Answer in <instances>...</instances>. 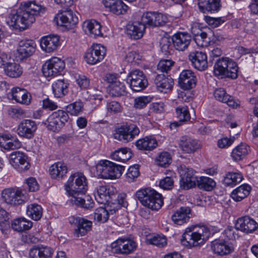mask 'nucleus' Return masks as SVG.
<instances>
[{"label":"nucleus","mask_w":258,"mask_h":258,"mask_svg":"<svg viewBox=\"0 0 258 258\" xmlns=\"http://www.w3.org/2000/svg\"><path fill=\"white\" fill-rule=\"evenodd\" d=\"M180 148L186 153H192L200 147L198 141L187 136L181 138L179 142Z\"/></svg>","instance_id":"obj_31"},{"label":"nucleus","mask_w":258,"mask_h":258,"mask_svg":"<svg viewBox=\"0 0 258 258\" xmlns=\"http://www.w3.org/2000/svg\"><path fill=\"white\" fill-rule=\"evenodd\" d=\"M155 84L157 90L164 93L170 91L173 87L174 82L173 79L164 74H158L155 79Z\"/></svg>","instance_id":"obj_27"},{"label":"nucleus","mask_w":258,"mask_h":258,"mask_svg":"<svg viewBox=\"0 0 258 258\" xmlns=\"http://www.w3.org/2000/svg\"><path fill=\"white\" fill-rule=\"evenodd\" d=\"M34 43L32 40H23L19 42L15 53L17 61H22L32 55L35 51Z\"/></svg>","instance_id":"obj_16"},{"label":"nucleus","mask_w":258,"mask_h":258,"mask_svg":"<svg viewBox=\"0 0 258 258\" xmlns=\"http://www.w3.org/2000/svg\"><path fill=\"white\" fill-rule=\"evenodd\" d=\"M108 208H111V205H107L105 207H100L97 208L94 212V220L102 223L106 222L109 217Z\"/></svg>","instance_id":"obj_49"},{"label":"nucleus","mask_w":258,"mask_h":258,"mask_svg":"<svg viewBox=\"0 0 258 258\" xmlns=\"http://www.w3.org/2000/svg\"><path fill=\"white\" fill-rule=\"evenodd\" d=\"M53 250L49 246L43 244L34 245L29 250L30 258H49Z\"/></svg>","instance_id":"obj_25"},{"label":"nucleus","mask_w":258,"mask_h":258,"mask_svg":"<svg viewBox=\"0 0 258 258\" xmlns=\"http://www.w3.org/2000/svg\"><path fill=\"white\" fill-rule=\"evenodd\" d=\"M4 70L6 75L12 78L19 77L23 73L21 67L15 62H10Z\"/></svg>","instance_id":"obj_47"},{"label":"nucleus","mask_w":258,"mask_h":258,"mask_svg":"<svg viewBox=\"0 0 258 258\" xmlns=\"http://www.w3.org/2000/svg\"><path fill=\"white\" fill-rule=\"evenodd\" d=\"M55 120L59 127L62 128L66 122H67L69 119V116L66 111L62 110H58L56 111L53 112L52 114Z\"/></svg>","instance_id":"obj_51"},{"label":"nucleus","mask_w":258,"mask_h":258,"mask_svg":"<svg viewBox=\"0 0 258 258\" xmlns=\"http://www.w3.org/2000/svg\"><path fill=\"white\" fill-rule=\"evenodd\" d=\"M197 182L199 188L207 191H212L216 185L213 178H198Z\"/></svg>","instance_id":"obj_50"},{"label":"nucleus","mask_w":258,"mask_h":258,"mask_svg":"<svg viewBox=\"0 0 258 258\" xmlns=\"http://www.w3.org/2000/svg\"><path fill=\"white\" fill-rule=\"evenodd\" d=\"M191 36L186 32H179L172 37L173 45L176 49L183 51L187 48L190 43Z\"/></svg>","instance_id":"obj_23"},{"label":"nucleus","mask_w":258,"mask_h":258,"mask_svg":"<svg viewBox=\"0 0 258 258\" xmlns=\"http://www.w3.org/2000/svg\"><path fill=\"white\" fill-rule=\"evenodd\" d=\"M56 122L53 116L51 114L48 116L44 124L46 125L48 130L52 132H58L60 130V127Z\"/></svg>","instance_id":"obj_60"},{"label":"nucleus","mask_w":258,"mask_h":258,"mask_svg":"<svg viewBox=\"0 0 258 258\" xmlns=\"http://www.w3.org/2000/svg\"><path fill=\"white\" fill-rule=\"evenodd\" d=\"M103 3L111 12L117 15L124 14L128 8L121 0H103Z\"/></svg>","instance_id":"obj_28"},{"label":"nucleus","mask_w":258,"mask_h":258,"mask_svg":"<svg viewBox=\"0 0 258 258\" xmlns=\"http://www.w3.org/2000/svg\"><path fill=\"white\" fill-rule=\"evenodd\" d=\"M236 228L247 233H251L258 228V223L248 216L238 218L235 222Z\"/></svg>","instance_id":"obj_21"},{"label":"nucleus","mask_w":258,"mask_h":258,"mask_svg":"<svg viewBox=\"0 0 258 258\" xmlns=\"http://www.w3.org/2000/svg\"><path fill=\"white\" fill-rule=\"evenodd\" d=\"M250 151V147L245 144H241L233 149L231 157L233 160L237 161L243 159Z\"/></svg>","instance_id":"obj_41"},{"label":"nucleus","mask_w":258,"mask_h":258,"mask_svg":"<svg viewBox=\"0 0 258 258\" xmlns=\"http://www.w3.org/2000/svg\"><path fill=\"white\" fill-rule=\"evenodd\" d=\"M142 23L151 27H157L164 25L167 21V17L160 13L147 12L144 13L141 19Z\"/></svg>","instance_id":"obj_17"},{"label":"nucleus","mask_w":258,"mask_h":258,"mask_svg":"<svg viewBox=\"0 0 258 258\" xmlns=\"http://www.w3.org/2000/svg\"><path fill=\"white\" fill-rule=\"evenodd\" d=\"M238 67L237 63L229 57H221L218 59L214 67V74L234 79L238 76Z\"/></svg>","instance_id":"obj_5"},{"label":"nucleus","mask_w":258,"mask_h":258,"mask_svg":"<svg viewBox=\"0 0 258 258\" xmlns=\"http://www.w3.org/2000/svg\"><path fill=\"white\" fill-rule=\"evenodd\" d=\"M60 37L57 35H49L43 37L40 40L42 49L50 53L55 51L60 45Z\"/></svg>","instance_id":"obj_22"},{"label":"nucleus","mask_w":258,"mask_h":258,"mask_svg":"<svg viewBox=\"0 0 258 258\" xmlns=\"http://www.w3.org/2000/svg\"><path fill=\"white\" fill-rule=\"evenodd\" d=\"M117 194V190L113 186L102 185L97 188L95 198L99 203L104 205H110V202L115 200Z\"/></svg>","instance_id":"obj_10"},{"label":"nucleus","mask_w":258,"mask_h":258,"mask_svg":"<svg viewBox=\"0 0 258 258\" xmlns=\"http://www.w3.org/2000/svg\"><path fill=\"white\" fill-rule=\"evenodd\" d=\"M136 195L144 206L152 210H159L163 204L162 195L151 187L141 189L137 191Z\"/></svg>","instance_id":"obj_4"},{"label":"nucleus","mask_w":258,"mask_h":258,"mask_svg":"<svg viewBox=\"0 0 258 258\" xmlns=\"http://www.w3.org/2000/svg\"><path fill=\"white\" fill-rule=\"evenodd\" d=\"M37 128V124L35 121L25 119L21 121L18 125L17 133L20 137L30 139L34 137Z\"/></svg>","instance_id":"obj_18"},{"label":"nucleus","mask_w":258,"mask_h":258,"mask_svg":"<svg viewBox=\"0 0 258 258\" xmlns=\"http://www.w3.org/2000/svg\"><path fill=\"white\" fill-rule=\"evenodd\" d=\"M10 163L18 171L23 172L30 167L28 157L23 152L15 151L10 154Z\"/></svg>","instance_id":"obj_15"},{"label":"nucleus","mask_w":258,"mask_h":258,"mask_svg":"<svg viewBox=\"0 0 258 258\" xmlns=\"http://www.w3.org/2000/svg\"><path fill=\"white\" fill-rule=\"evenodd\" d=\"M191 209L188 207H182L177 210L172 216L173 222L181 225L187 222L190 218Z\"/></svg>","instance_id":"obj_30"},{"label":"nucleus","mask_w":258,"mask_h":258,"mask_svg":"<svg viewBox=\"0 0 258 258\" xmlns=\"http://www.w3.org/2000/svg\"><path fill=\"white\" fill-rule=\"evenodd\" d=\"M239 230L235 227L229 226L224 231L223 234L227 239L231 240H235L239 237Z\"/></svg>","instance_id":"obj_56"},{"label":"nucleus","mask_w":258,"mask_h":258,"mask_svg":"<svg viewBox=\"0 0 258 258\" xmlns=\"http://www.w3.org/2000/svg\"><path fill=\"white\" fill-rule=\"evenodd\" d=\"M54 21L58 26L72 28L78 22V17L71 9L60 11L54 18Z\"/></svg>","instance_id":"obj_14"},{"label":"nucleus","mask_w":258,"mask_h":258,"mask_svg":"<svg viewBox=\"0 0 258 258\" xmlns=\"http://www.w3.org/2000/svg\"><path fill=\"white\" fill-rule=\"evenodd\" d=\"M106 48L100 44H94L88 49L85 55V59L90 64H95L102 60L106 55Z\"/></svg>","instance_id":"obj_13"},{"label":"nucleus","mask_w":258,"mask_h":258,"mask_svg":"<svg viewBox=\"0 0 258 258\" xmlns=\"http://www.w3.org/2000/svg\"><path fill=\"white\" fill-rule=\"evenodd\" d=\"M127 82L135 92H140L145 89L148 82L143 72L138 69L131 71L127 76Z\"/></svg>","instance_id":"obj_9"},{"label":"nucleus","mask_w":258,"mask_h":258,"mask_svg":"<svg viewBox=\"0 0 258 258\" xmlns=\"http://www.w3.org/2000/svg\"><path fill=\"white\" fill-rule=\"evenodd\" d=\"M137 247V243L134 240L127 238H119L110 244L111 251L114 254H129Z\"/></svg>","instance_id":"obj_8"},{"label":"nucleus","mask_w":258,"mask_h":258,"mask_svg":"<svg viewBox=\"0 0 258 258\" xmlns=\"http://www.w3.org/2000/svg\"><path fill=\"white\" fill-rule=\"evenodd\" d=\"M177 169L180 177H193L196 173L193 169L187 168L185 165H180Z\"/></svg>","instance_id":"obj_58"},{"label":"nucleus","mask_w":258,"mask_h":258,"mask_svg":"<svg viewBox=\"0 0 258 258\" xmlns=\"http://www.w3.org/2000/svg\"><path fill=\"white\" fill-rule=\"evenodd\" d=\"M170 154L166 152H161L156 159L157 164L163 167L168 166L171 162Z\"/></svg>","instance_id":"obj_54"},{"label":"nucleus","mask_w":258,"mask_h":258,"mask_svg":"<svg viewBox=\"0 0 258 258\" xmlns=\"http://www.w3.org/2000/svg\"><path fill=\"white\" fill-rule=\"evenodd\" d=\"M22 240L27 243H36L40 241V238L33 233H25L22 235Z\"/></svg>","instance_id":"obj_64"},{"label":"nucleus","mask_w":258,"mask_h":258,"mask_svg":"<svg viewBox=\"0 0 258 258\" xmlns=\"http://www.w3.org/2000/svg\"><path fill=\"white\" fill-rule=\"evenodd\" d=\"M198 7L203 13L217 12L220 9V0H198Z\"/></svg>","instance_id":"obj_34"},{"label":"nucleus","mask_w":258,"mask_h":258,"mask_svg":"<svg viewBox=\"0 0 258 258\" xmlns=\"http://www.w3.org/2000/svg\"><path fill=\"white\" fill-rule=\"evenodd\" d=\"M198 178H180L179 184L180 188L187 190L197 186Z\"/></svg>","instance_id":"obj_55"},{"label":"nucleus","mask_w":258,"mask_h":258,"mask_svg":"<svg viewBox=\"0 0 258 258\" xmlns=\"http://www.w3.org/2000/svg\"><path fill=\"white\" fill-rule=\"evenodd\" d=\"M124 167L108 160H101L96 166L94 176L97 177H120Z\"/></svg>","instance_id":"obj_6"},{"label":"nucleus","mask_w":258,"mask_h":258,"mask_svg":"<svg viewBox=\"0 0 258 258\" xmlns=\"http://www.w3.org/2000/svg\"><path fill=\"white\" fill-rule=\"evenodd\" d=\"M151 98L148 96H140L134 99V106L136 109H142L151 102Z\"/></svg>","instance_id":"obj_57"},{"label":"nucleus","mask_w":258,"mask_h":258,"mask_svg":"<svg viewBox=\"0 0 258 258\" xmlns=\"http://www.w3.org/2000/svg\"><path fill=\"white\" fill-rule=\"evenodd\" d=\"M83 27L86 32H88L91 37L96 38L102 36L101 26L95 20H87L84 23Z\"/></svg>","instance_id":"obj_35"},{"label":"nucleus","mask_w":258,"mask_h":258,"mask_svg":"<svg viewBox=\"0 0 258 258\" xmlns=\"http://www.w3.org/2000/svg\"><path fill=\"white\" fill-rule=\"evenodd\" d=\"M146 242L150 244L154 245L159 247H163L167 245V239L163 234H153L146 238Z\"/></svg>","instance_id":"obj_48"},{"label":"nucleus","mask_w":258,"mask_h":258,"mask_svg":"<svg viewBox=\"0 0 258 258\" xmlns=\"http://www.w3.org/2000/svg\"><path fill=\"white\" fill-rule=\"evenodd\" d=\"M22 146L21 143L16 137L9 134H0V147L7 150H16Z\"/></svg>","instance_id":"obj_24"},{"label":"nucleus","mask_w":258,"mask_h":258,"mask_svg":"<svg viewBox=\"0 0 258 258\" xmlns=\"http://www.w3.org/2000/svg\"><path fill=\"white\" fill-rule=\"evenodd\" d=\"M49 172L52 177H63L68 172V168L63 162H57L49 167Z\"/></svg>","instance_id":"obj_37"},{"label":"nucleus","mask_w":258,"mask_h":258,"mask_svg":"<svg viewBox=\"0 0 258 258\" xmlns=\"http://www.w3.org/2000/svg\"><path fill=\"white\" fill-rule=\"evenodd\" d=\"M211 248L215 253L220 255H224L232 252L234 247L232 243L216 239L212 242Z\"/></svg>","instance_id":"obj_26"},{"label":"nucleus","mask_w":258,"mask_h":258,"mask_svg":"<svg viewBox=\"0 0 258 258\" xmlns=\"http://www.w3.org/2000/svg\"><path fill=\"white\" fill-rule=\"evenodd\" d=\"M211 235L209 227L205 225L193 226L185 230L181 242L183 245L191 248L203 245Z\"/></svg>","instance_id":"obj_3"},{"label":"nucleus","mask_w":258,"mask_h":258,"mask_svg":"<svg viewBox=\"0 0 258 258\" xmlns=\"http://www.w3.org/2000/svg\"><path fill=\"white\" fill-rule=\"evenodd\" d=\"M160 48L162 52L165 54L170 53L171 49L170 39L167 37H163L160 42Z\"/></svg>","instance_id":"obj_62"},{"label":"nucleus","mask_w":258,"mask_h":258,"mask_svg":"<svg viewBox=\"0 0 258 258\" xmlns=\"http://www.w3.org/2000/svg\"><path fill=\"white\" fill-rule=\"evenodd\" d=\"M44 12L45 8L35 1L22 3L18 9L11 11L7 23L14 29L23 31L28 29L35 22L36 16Z\"/></svg>","instance_id":"obj_1"},{"label":"nucleus","mask_w":258,"mask_h":258,"mask_svg":"<svg viewBox=\"0 0 258 258\" xmlns=\"http://www.w3.org/2000/svg\"><path fill=\"white\" fill-rule=\"evenodd\" d=\"M174 64V61L169 59L161 60L157 65V69L161 72L167 73L170 70Z\"/></svg>","instance_id":"obj_59"},{"label":"nucleus","mask_w":258,"mask_h":258,"mask_svg":"<svg viewBox=\"0 0 258 258\" xmlns=\"http://www.w3.org/2000/svg\"><path fill=\"white\" fill-rule=\"evenodd\" d=\"M188 57L192 66L196 69L203 71L207 68V56L205 53L196 51L190 52Z\"/></svg>","instance_id":"obj_19"},{"label":"nucleus","mask_w":258,"mask_h":258,"mask_svg":"<svg viewBox=\"0 0 258 258\" xmlns=\"http://www.w3.org/2000/svg\"><path fill=\"white\" fill-rule=\"evenodd\" d=\"M197 79L194 72L189 70L182 71L179 76L178 84L184 90L193 88L196 85Z\"/></svg>","instance_id":"obj_20"},{"label":"nucleus","mask_w":258,"mask_h":258,"mask_svg":"<svg viewBox=\"0 0 258 258\" xmlns=\"http://www.w3.org/2000/svg\"><path fill=\"white\" fill-rule=\"evenodd\" d=\"M9 214L4 209L0 207V226L2 229L9 227Z\"/></svg>","instance_id":"obj_61"},{"label":"nucleus","mask_w":258,"mask_h":258,"mask_svg":"<svg viewBox=\"0 0 258 258\" xmlns=\"http://www.w3.org/2000/svg\"><path fill=\"white\" fill-rule=\"evenodd\" d=\"M251 187L247 184L239 186L231 193V197L236 202H239L245 198L250 193Z\"/></svg>","instance_id":"obj_40"},{"label":"nucleus","mask_w":258,"mask_h":258,"mask_svg":"<svg viewBox=\"0 0 258 258\" xmlns=\"http://www.w3.org/2000/svg\"><path fill=\"white\" fill-rule=\"evenodd\" d=\"M83 102L79 100L68 105L67 106V110L71 115L77 116L83 111Z\"/></svg>","instance_id":"obj_52"},{"label":"nucleus","mask_w":258,"mask_h":258,"mask_svg":"<svg viewBox=\"0 0 258 258\" xmlns=\"http://www.w3.org/2000/svg\"><path fill=\"white\" fill-rule=\"evenodd\" d=\"M139 133V128L134 124L122 125L116 129L114 137L120 141L127 143L132 141Z\"/></svg>","instance_id":"obj_11"},{"label":"nucleus","mask_w":258,"mask_h":258,"mask_svg":"<svg viewBox=\"0 0 258 258\" xmlns=\"http://www.w3.org/2000/svg\"><path fill=\"white\" fill-rule=\"evenodd\" d=\"M2 196L7 204L14 206L22 205L28 200V196L18 187H11L4 189L2 192Z\"/></svg>","instance_id":"obj_7"},{"label":"nucleus","mask_w":258,"mask_h":258,"mask_svg":"<svg viewBox=\"0 0 258 258\" xmlns=\"http://www.w3.org/2000/svg\"><path fill=\"white\" fill-rule=\"evenodd\" d=\"M176 112L179 122H185L188 121L190 116L186 106H181L176 108Z\"/></svg>","instance_id":"obj_53"},{"label":"nucleus","mask_w":258,"mask_h":258,"mask_svg":"<svg viewBox=\"0 0 258 258\" xmlns=\"http://www.w3.org/2000/svg\"><path fill=\"white\" fill-rule=\"evenodd\" d=\"M66 191L70 197V202L74 205L86 209L93 207L91 197L86 195L87 189L86 178H69L65 184Z\"/></svg>","instance_id":"obj_2"},{"label":"nucleus","mask_w":258,"mask_h":258,"mask_svg":"<svg viewBox=\"0 0 258 258\" xmlns=\"http://www.w3.org/2000/svg\"><path fill=\"white\" fill-rule=\"evenodd\" d=\"M33 226V223L25 218H19L14 219L11 223L13 229L18 232H21L30 229Z\"/></svg>","instance_id":"obj_39"},{"label":"nucleus","mask_w":258,"mask_h":258,"mask_svg":"<svg viewBox=\"0 0 258 258\" xmlns=\"http://www.w3.org/2000/svg\"><path fill=\"white\" fill-rule=\"evenodd\" d=\"M43 209L41 206L34 203L28 205L26 214L32 219L35 221L40 220L42 216Z\"/></svg>","instance_id":"obj_44"},{"label":"nucleus","mask_w":258,"mask_h":258,"mask_svg":"<svg viewBox=\"0 0 258 258\" xmlns=\"http://www.w3.org/2000/svg\"><path fill=\"white\" fill-rule=\"evenodd\" d=\"M132 153L128 148H119L112 153L110 157L112 159L125 162L131 158Z\"/></svg>","instance_id":"obj_38"},{"label":"nucleus","mask_w":258,"mask_h":258,"mask_svg":"<svg viewBox=\"0 0 258 258\" xmlns=\"http://www.w3.org/2000/svg\"><path fill=\"white\" fill-rule=\"evenodd\" d=\"M108 94L112 97H119L126 94V87L123 83L115 82L110 84L108 89Z\"/></svg>","instance_id":"obj_43"},{"label":"nucleus","mask_w":258,"mask_h":258,"mask_svg":"<svg viewBox=\"0 0 258 258\" xmlns=\"http://www.w3.org/2000/svg\"><path fill=\"white\" fill-rule=\"evenodd\" d=\"M8 114L13 118H21L25 116V111L20 107H11L8 110Z\"/></svg>","instance_id":"obj_63"},{"label":"nucleus","mask_w":258,"mask_h":258,"mask_svg":"<svg viewBox=\"0 0 258 258\" xmlns=\"http://www.w3.org/2000/svg\"><path fill=\"white\" fill-rule=\"evenodd\" d=\"M64 66L63 60L58 57H53L43 64L42 72L46 77L55 76L63 70Z\"/></svg>","instance_id":"obj_12"},{"label":"nucleus","mask_w":258,"mask_h":258,"mask_svg":"<svg viewBox=\"0 0 258 258\" xmlns=\"http://www.w3.org/2000/svg\"><path fill=\"white\" fill-rule=\"evenodd\" d=\"M125 194H119L118 196L116 195L115 200L110 202V205H111V208H108L111 214L115 213L121 207H126L127 206V203L125 201Z\"/></svg>","instance_id":"obj_46"},{"label":"nucleus","mask_w":258,"mask_h":258,"mask_svg":"<svg viewBox=\"0 0 258 258\" xmlns=\"http://www.w3.org/2000/svg\"><path fill=\"white\" fill-rule=\"evenodd\" d=\"M92 226V221L82 218L77 228L74 229V234L77 237L83 236L91 230Z\"/></svg>","instance_id":"obj_42"},{"label":"nucleus","mask_w":258,"mask_h":258,"mask_svg":"<svg viewBox=\"0 0 258 258\" xmlns=\"http://www.w3.org/2000/svg\"><path fill=\"white\" fill-rule=\"evenodd\" d=\"M11 96L12 99L22 104L29 105L31 102L30 94L24 89L19 87L13 88L11 90Z\"/></svg>","instance_id":"obj_29"},{"label":"nucleus","mask_w":258,"mask_h":258,"mask_svg":"<svg viewBox=\"0 0 258 258\" xmlns=\"http://www.w3.org/2000/svg\"><path fill=\"white\" fill-rule=\"evenodd\" d=\"M214 95L216 100L227 103L229 106L236 108L239 106V101L236 100L232 96L227 94L223 88H218L215 90Z\"/></svg>","instance_id":"obj_32"},{"label":"nucleus","mask_w":258,"mask_h":258,"mask_svg":"<svg viewBox=\"0 0 258 258\" xmlns=\"http://www.w3.org/2000/svg\"><path fill=\"white\" fill-rule=\"evenodd\" d=\"M145 30V26L144 24L138 21L128 24L126 29L127 34L134 39L141 38L143 36Z\"/></svg>","instance_id":"obj_33"},{"label":"nucleus","mask_w":258,"mask_h":258,"mask_svg":"<svg viewBox=\"0 0 258 258\" xmlns=\"http://www.w3.org/2000/svg\"><path fill=\"white\" fill-rule=\"evenodd\" d=\"M68 84L63 80H58L52 85L53 92L56 97H61L68 92Z\"/></svg>","instance_id":"obj_45"},{"label":"nucleus","mask_w":258,"mask_h":258,"mask_svg":"<svg viewBox=\"0 0 258 258\" xmlns=\"http://www.w3.org/2000/svg\"><path fill=\"white\" fill-rule=\"evenodd\" d=\"M136 145L139 150H152L157 146V142L154 137L148 136L138 140Z\"/></svg>","instance_id":"obj_36"}]
</instances>
